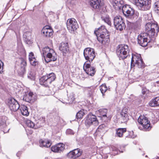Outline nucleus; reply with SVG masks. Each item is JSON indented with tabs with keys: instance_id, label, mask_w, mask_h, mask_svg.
I'll list each match as a JSON object with an SVG mask.
<instances>
[{
	"instance_id": "f257e3e1",
	"label": "nucleus",
	"mask_w": 159,
	"mask_h": 159,
	"mask_svg": "<svg viewBox=\"0 0 159 159\" xmlns=\"http://www.w3.org/2000/svg\"><path fill=\"white\" fill-rule=\"evenodd\" d=\"M98 41L103 44L108 43L110 41L109 34L104 25L101 26L94 32Z\"/></svg>"
},
{
	"instance_id": "f03ea898",
	"label": "nucleus",
	"mask_w": 159,
	"mask_h": 159,
	"mask_svg": "<svg viewBox=\"0 0 159 159\" xmlns=\"http://www.w3.org/2000/svg\"><path fill=\"white\" fill-rule=\"evenodd\" d=\"M43 54L44 59L46 63L51 61H55L57 59V55L54 50L48 46L43 48Z\"/></svg>"
},
{
	"instance_id": "7ed1b4c3",
	"label": "nucleus",
	"mask_w": 159,
	"mask_h": 159,
	"mask_svg": "<svg viewBox=\"0 0 159 159\" xmlns=\"http://www.w3.org/2000/svg\"><path fill=\"white\" fill-rule=\"evenodd\" d=\"M145 29L146 33L155 40L159 31V27L158 24L157 23H147L145 25Z\"/></svg>"
},
{
	"instance_id": "20e7f679",
	"label": "nucleus",
	"mask_w": 159,
	"mask_h": 159,
	"mask_svg": "<svg viewBox=\"0 0 159 159\" xmlns=\"http://www.w3.org/2000/svg\"><path fill=\"white\" fill-rule=\"evenodd\" d=\"M122 11L124 15L127 18L131 20L136 19L139 16V12L135 11L129 5H125L122 7Z\"/></svg>"
},
{
	"instance_id": "39448f33",
	"label": "nucleus",
	"mask_w": 159,
	"mask_h": 159,
	"mask_svg": "<svg viewBox=\"0 0 159 159\" xmlns=\"http://www.w3.org/2000/svg\"><path fill=\"white\" fill-rule=\"evenodd\" d=\"M130 51L129 47L127 45L121 44L118 45L116 48V53L120 60L126 58Z\"/></svg>"
},
{
	"instance_id": "423d86ee",
	"label": "nucleus",
	"mask_w": 159,
	"mask_h": 159,
	"mask_svg": "<svg viewBox=\"0 0 159 159\" xmlns=\"http://www.w3.org/2000/svg\"><path fill=\"white\" fill-rule=\"evenodd\" d=\"M56 78L55 74L51 73L42 76L39 79L40 84L45 87H48L51 83Z\"/></svg>"
},
{
	"instance_id": "0eeeda50",
	"label": "nucleus",
	"mask_w": 159,
	"mask_h": 159,
	"mask_svg": "<svg viewBox=\"0 0 159 159\" xmlns=\"http://www.w3.org/2000/svg\"><path fill=\"white\" fill-rule=\"evenodd\" d=\"M137 39L138 43L143 47H146L148 43L155 40L145 33H142L139 35Z\"/></svg>"
},
{
	"instance_id": "6e6552de",
	"label": "nucleus",
	"mask_w": 159,
	"mask_h": 159,
	"mask_svg": "<svg viewBox=\"0 0 159 159\" xmlns=\"http://www.w3.org/2000/svg\"><path fill=\"white\" fill-rule=\"evenodd\" d=\"M84 124L86 127L89 128L92 125L95 126L98 125L99 122L96 116L90 113L85 118Z\"/></svg>"
},
{
	"instance_id": "1a4fd4ad",
	"label": "nucleus",
	"mask_w": 159,
	"mask_h": 159,
	"mask_svg": "<svg viewBox=\"0 0 159 159\" xmlns=\"http://www.w3.org/2000/svg\"><path fill=\"white\" fill-rule=\"evenodd\" d=\"M140 68L144 67V63L140 55L132 54L131 62V67H134L135 65Z\"/></svg>"
},
{
	"instance_id": "9d476101",
	"label": "nucleus",
	"mask_w": 159,
	"mask_h": 159,
	"mask_svg": "<svg viewBox=\"0 0 159 159\" xmlns=\"http://www.w3.org/2000/svg\"><path fill=\"white\" fill-rule=\"evenodd\" d=\"M83 54L87 63L89 62L91 63L95 57V51L91 48H87L84 49Z\"/></svg>"
},
{
	"instance_id": "9b49d317",
	"label": "nucleus",
	"mask_w": 159,
	"mask_h": 159,
	"mask_svg": "<svg viewBox=\"0 0 159 159\" xmlns=\"http://www.w3.org/2000/svg\"><path fill=\"white\" fill-rule=\"evenodd\" d=\"M113 22L115 27L117 30L122 31L126 27L125 21L120 16L115 17L113 19Z\"/></svg>"
},
{
	"instance_id": "f8f14e48",
	"label": "nucleus",
	"mask_w": 159,
	"mask_h": 159,
	"mask_svg": "<svg viewBox=\"0 0 159 159\" xmlns=\"http://www.w3.org/2000/svg\"><path fill=\"white\" fill-rule=\"evenodd\" d=\"M138 121L143 127V129L145 131H149L151 128L150 121L148 118L143 116H140L139 117Z\"/></svg>"
},
{
	"instance_id": "ddd939ff",
	"label": "nucleus",
	"mask_w": 159,
	"mask_h": 159,
	"mask_svg": "<svg viewBox=\"0 0 159 159\" xmlns=\"http://www.w3.org/2000/svg\"><path fill=\"white\" fill-rule=\"evenodd\" d=\"M135 4L143 10H149L151 6V0H137Z\"/></svg>"
},
{
	"instance_id": "4468645a",
	"label": "nucleus",
	"mask_w": 159,
	"mask_h": 159,
	"mask_svg": "<svg viewBox=\"0 0 159 159\" xmlns=\"http://www.w3.org/2000/svg\"><path fill=\"white\" fill-rule=\"evenodd\" d=\"M67 29L71 33L73 32L78 28L77 22L74 18L68 19L66 22Z\"/></svg>"
},
{
	"instance_id": "2eb2a0df",
	"label": "nucleus",
	"mask_w": 159,
	"mask_h": 159,
	"mask_svg": "<svg viewBox=\"0 0 159 159\" xmlns=\"http://www.w3.org/2000/svg\"><path fill=\"white\" fill-rule=\"evenodd\" d=\"M8 105L10 110L16 111L20 107V105L18 102L14 98H11L8 100Z\"/></svg>"
},
{
	"instance_id": "dca6fc26",
	"label": "nucleus",
	"mask_w": 159,
	"mask_h": 159,
	"mask_svg": "<svg viewBox=\"0 0 159 159\" xmlns=\"http://www.w3.org/2000/svg\"><path fill=\"white\" fill-rule=\"evenodd\" d=\"M96 68L94 66H91L90 63H87L86 61L84 64L83 69L86 73L88 75L91 76H93L95 73Z\"/></svg>"
},
{
	"instance_id": "f3484780",
	"label": "nucleus",
	"mask_w": 159,
	"mask_h": 159,
	"mask_svg": "<svg viewBox=\"0 0 159 159\" xmlns=\"http://www.w3.org/2000/svg\"><path fill=\"white\" fill-rule=\"evenodd\" d=\"M82 153V150L77 148L69 152L67 156L69 158L75 159L80 156Z\"/></svg>"
},
{
	"instance_id": "a211bd4d",
	"label": "nucleus",
	"mask_w": 159,
	"mask_h": 159,
	"mask_svg": "<svg viewBox=\"0 0 159 159\" xmlns=\"http://www.w3.org/2000/svg\"><path fill=\"white\" fill-rule=\"evenodd\" d=\"M91 7L95 9H99L103 4V0H90L89 2Z\"/></svg>"
},
{
	"instance_id": "6ab92c4d",
	"label": "nucleus",
	"mask_w": 159,
	"mask_h": 159,
	"mask_svg": "<svg viewBox=\"0 0 159 159\" xmlns=\"http://www.w3.org/2000/svg\"><path fill=\"white\" fill-rule=\"evenodd\" d=\"M110 2L113 7L116 10H120L124 5V2L123 0H110Z\"/></svg>"
},
{
	"instance_id": "aec40b11",
	"label": "nucleus",
	"mask_w": 159,
	"mask_h": 159,
	"mask_svg": "<svg viewBox=\"0 0 159 159\" xmlns=\"http://www.w3.org/2000/svg\"><path fill=\"white\" fill-rule=\"evenodd\" d=\"M65 149V145L62 143H59L51 148L52 151L55 152L60 153Z\"/></svg>"
},
{
	"instance_id": "412c9836",
	"label": "nucleus",
	"mask_w": 159,
	"mask_h": 159,
	"mask_svg": "<svg viewBox=\"0 0 159 159\" xmlns=\"http://www.w3.org/2000/svg\"><path fill=\"white\" fill-rule=\"evenodd\" d=\"M59 49L63 53V55L69 52V47L67 42H61L59 46Z\"/></svg>"
},
{
	"instance_id": "4be33fe9",
	"label": "nucleus",
	"mask_w": 159,
	"mask_h": 159,
	"mask_svg": "<svg viewBox=\"0 0 159 159\" xmlns=\"http://www.w3.org/2000/svg\"><path fill=\"white\" fill-rule=\"evenodd\" d=\"M20 68L18 69L17 72L18 75L22 76L25 71V67L26 65V62L23 58H21Z\"/></svg>"
},
{
	"instance_id": "5701e85b",
	"label": "nucleus",
	"mask_w": 159,
	"mask_h": 159,
	"mask_svg": "<svg viewBox=\"0 0 159 159\" xmlns=\"http://www.w3.org/2000/svg\"><path fill=\"white\" fill-rule=\"evenodd\" d=\"M41 32L43 34L44 36L48 38L52 35L53 31L50 27L47 26L43 28Z\"/></svg>"
},
{
	"instance_id": "b1692460",
	"label": "nucleus",
	"mask_w": 159,
	"mask_h": 159,
	"mask_svg": "<svg viewBox=\"0 0 159 159\" xmlns=\"http://www.w3.org/2000/svg\"><path fill=\"white\" fill-rule=\"evenodd\" d=\"M35 99L34 95L33 93L31 92L28 93H25L23 98V100L29 102H34Z\"/></svg>"
},
{
	"instance_id": "393cba45",
	"label": "nucleus",
	"mask_w": 159,
	"mask_h": 159,
	"mask_svg": "<svg viewBox=\"0 0 159 159\" xmlns=\"http://www.w3.org/2000/svg\"><path fill=\"white\" fill-rule=\"evenodd\" d=\"M105 127L106 126L104 124L100 125L96 129L95 134L99 136H103L106 132Z\"/></svg>"
},
{
	"instance_id": "a878e982",
	"label": "nucleus",
	"mask_w": 159,
	"mask_h": 159,
	"mask_svg": "<svg viewBox=\"0 0 159 159\" xmlns=\"http://www.w3.org/2000/svg\"><path fill=\"white\" fill-rule=\"evenodd\" d=\"M25 121L27 125L31 128L37 129L42 126V125L39 123V122H37L35 125L33 122L30 120H27Z\"/></svg>"
},
{
	"instance_id": "bb28decb",
	"label": "nucleus",
	"mask_w": 159,
	"mask_h": 159,
	"mask_svg": "<svg viewBox=\"0 0 159 159\" xmlns=\"http://www.w3.org/2000/svg\"><path fill=\"white\" fill-rule=\"evenodd\" d=\"M107 112V110L106 108L101 109L98 110L97 112L99 113L101 116H102V118H106V120H110L111 117H107L106 114Z\"/></svg>"
},
{
	"instance_id": "cd10ccee",
	"label": "nucleus",
	"mask_w": 159,
	"mask_h": 159,
	"mask_svg": "<svg viewBox=\"0 0 159 159\" xmlns=\"http://www.w3.org/2000/svg\"><path fill=\"white\" fill-rule=\"evenodd\" d=\"M120 120H121L122 123H126L129 120V116L126 111L125 112L123 111H122L120 112Z\"/></svg>"
},
{
	"instance_id": "c85d7f7f",
	"label": "nucleus",
	"mask_w": 159,
	"mask_h": 159,
	"mask_svg": "<svg viewBox=\"0 0 159 159\" xmlns=\"http://www.w3.org/2000/svg\"><path fill=\"white\" fill-rule=\"evenodd\" d=\"M149 105L152 107H159V97H156L151 100Z\"/></svg>"
},
{
	"instance_id": "c756f323",
	"label": "nucleus",
	"mask_w": 159,
	"mask_h": 159,
	"mask_svg": "<svg viewBox=\"0 0 159 159\" xmlns=\"http://www.w3.org/2000/svg\"><path fill=\"white\" fill-rule=\"evenodd\" d=\"M126 131V129L125 128H119L116 129V136L119 137H121Z\"/></svg>"
},
{
	"instance_id": "7c9ffc66",
	"label": "nucleus",
	"mask_w": 159,
	"mask_h": 159,
	"mask_svg": "<svg viewBox=\"0 0 159 159\" xmlns=\"http://www.w3.org/2000/svg\"><path fill=\"white\" fill-rule=\"evenodd\" d=\"M40 146L41 147H49L51 145V143L49 141L44 140L42 139H41L39 141Z\"/></svg>"
},
{
	"instance_id": "2f4dec72",
	"label": "nucleus",
	"mask_w": 159,
	"mask_h": 159,
	"mask_svg": "<svg viewBox=\"0 0 159 159\" xmlns=\"http://www.w3.org/2000/svg\"><path fill=\"white\" fill-rule=\"evenodd\" d=\"M20 110L21 114L26 116H27L29 114V112H28L27 107L25 106L22 105L20 107Z\"/></svg>"
},
{
	"instance_id": "473e14b6",
	"label": "nucleus",
	"mask_w": 159,
	"mask_h": 159,
	"mask_svg": "<svg viewBox=\"0 0 159 159\" xmlns=\"http://www.w3.org/2000/svg\"><path fill=\"white\" fill-rule=\"evenodd\" d=\"M85 111L84 109H81L77 113L76 118L77 119H82L85 114Z\"/></svg>"
},
{
	"instance_id": "72a5a7b5",
	"label": "nucleus",
	"mask_w": 159,
	"mask_h": 159,
	"mask_svg": "<svg viewBox=\"0 0 159 159\" xmlns=\"http://www.w3.org/2000/svg\"><path fill=\"white\" fill-rule=\"evenodd\" d=\"M102 20L109 25H111L110 18L108 15H105L101 17Z\"/></svg>"
},
{
	"instance_id": "f704fd0d",
	"label": "nucleus",
	"mask_w": 159,
	"mask_h": 159,
	"mask_svg": "<svg viewBox=\"0 0 159 159\" xmlns=\"http://www.w3.org/2000/svg\"><path fill=\"white\" fill-rule=\"evenodd\" d=\"M75 95L73 93H70L68 97V99L67 102H65L67 103H72L75 100V98L74 96Z\"/></svg>"
},
{
	"instance_id": "c9c22d12",
	"label": "nucleus",
	"mask_w": 159,
	"mask_h": 159,
	"mask_svg": "<svg viewBox=\"0 0 159 159\" xmlns=\"http://www.w3.org/2000/svg\"><path fill=\"white\" fill-rule=\"evenodd\" d=\"M100 89L101 93H102V96H104V93L107 90V88L105 84H103L100 87Z\"/></svg>"
},
{
	"instance_id": "e433bc0d",
	"label": "nucleus",
	"mask_w": 159,
	"mask_h": 159,
	"mask_svg": "<svg viewBox=\"0 0 159 159\" xmlns=\"http://www.w3.org/2000/svg\"><path fill=\"white\" fill-rule=\"evenodd\" d=\"M29 61L30 64L34 66H36L39 64V61L37 60L36 58L29 60Z\"/></svg>"
},
{
	"instance_id": "4c0bfd02",
	"label": "nucleus",
	"mask_w": 159,
	"mask_h": 159,
	"mask_svg": "<svg viewBox=\"0 0 159 159\" xmlns=\"http://www.w3.org/2000/svg\"><path fill=\"white\" fill-rule=\"evenodd\" d=\"M7 119V117L5 116H3L2 118H0V126L5 125Z\"/></svg>"
},
{
	"instance_id": "58836bf2",
	"label": "nucleus",
	"mask_w": 159,
	"mask_h": 159,
	"mask_svg": "<svg viewBox=\"0 0 159 159\" xmlns=\"http://www.w3.org/2000/svg\"><path fill=\"white\" fill-rule=\"evenodd\" d=\"M17 51L20 53H24L25 52L24 49L21 44H20L18 47Z\"/></svg>"
},
{
	"instance_id": "ea45409f",
	"label": "nucleus",
	"mask_w": 159,
	"mask_h": 159,
	"mask_svg": "<svg viewBox=\"0 0 159 159\" xmlns=\"http://www.w3.org/2000/svg\"><path fill=\"white\" fill-rule=\"evenodd\" d=\"M28 78L32 80L34 79V76L32 72L30 71L28 74Z\"/></svg>"
},
{
	"instance_id": "a19ab883",
	"label": "nucleus",
	"mask_w": 159,
	"mask_h": 159,
	"mask_svg": "<svg viewBox=\"0 0 159 159\" xmlns=\"http://www.w3.org/2000/svg\"><path fill=\"white\" fill-rule=\"evenodd\" d=\"M88 91V95L90 97H91L93 94V89H92L91 88L88 87L87 89Z\"/></svg>"
},
{
	"instance_id": "79ce46f5",
	"label": "nucleus",
	"mask_w": 159,
	"mask_h": 159,
	"mask_svg": "<svg viewBox=\"0 0 159 159\" xmlns=\"http://www.w3.org/2000/svg\"><path fill=\"white\" fill-rule=\"evenodd\" d=\"M34 59H35V58L34 53L32 52H31L30 53L29 56V60Z\"/></svg>"
},
{
	"instance_id": "37998d69",
	"label": "nucleus",
	"mask_w": 159,
	"mask_h": 159,
	"mask_svg": "<svg viewBox=\"0 0 159 159\" xmlns=\"http://www.w3.org/2000/svg\"><path fill=\"white\" fill-rule=\"evenodd\" d=\"M3 63L0 60V73H2L3 72Z\"/></svg>"
},
{
	"instance_id": "c03bdc74",
	"label": "nucleus",
	"mask_w": 159,
	"mask_h": 159,
	"mask_svg": "<svg viewBox=\"0 0 159 159\" xmlns=\"http://www.w3.org/2000/svg\"><path fill=\"white\" fill-rule=\"evenodd\" d=\"M66 133L67 134L73 135L74 134V132L72 129H68L66 130Z\"/></svg>"
},
{
	"instance_id": "a18cd8bd",
	"label": "nucleus",
	"mask_w": 159,
	"mask_h": 159,
	"mask_svg": "<svg viewBox=\"0 0 159 159\" xmlns=\"http://www.w3.org/2000/svg\"><path fill=\"white\" fill-rule=\"evenodd\" d=\"M149 92V90H148L146 88H143L142 89V93L143 95L147 94Z\"/></svg>"
},
{
	"instance_id": "49530a36",
	"label": "nucleus",
	"mask_w": 159,
	"mask_h": 159,
	"mask_svg": "<svg viewBox=\"0 0 159 159\" xmlns=\"http://www.w3.org/2000/svg\"><path fill=\"white\" fill-rule=\"evenodd\" d=\"M154 6L155 9L159 11V1L155 2L154 4Z\"/></svg>"
},
{
	"instance_id": "de8ad7c7",
	"label": "nucleus",
	"mask_w": 159,
	"mask_h": 159,
	"mask_svg": "<svg viewBox=\"0 0 159 159\" xmlns=\"http://www.w3.org/2000/svg\"><path fill=\"white\" fill-rule=\"evenodd\" d=\"M68 2H69L71 4H73L75 2L74 0H68Z\"/></svg>"
},
{
	"instance_id": "09e8293b",
	"label": "nucleus",
	"mask_w": 159,
	"mask_h": 159,
	"mask_svg": "<svg viewBox=\"0 0 159 159\" xmlns=\"http://www.w3.org/2000/svg\"><path fill=\"white\" fill-rule=\"evenodd\" d=\"M118 150H119L118 149H117V148H116L115 149H114V148L113 149V151H118Z\"/></svg>"
},
{
	"instance_id": "8fccbe9b",
	"label": "nucleus",
	"mask_w": 159,
	"mask_h": 159,
	"mask_svg": "<svg viewBox=\"0 0 159 159\" xmlns=\"http://www.w3.org/2000/svg\"><path fill=\"white\" fill-rule=\"evenodd\" d=\"M3 159H9L8 157H4Z\"/></svg>"
},
{
	"instance_id": "3c124183",
	"label": "nucleus",
	"mask_w": 159,
	"mask_h": 159,
	"mask_svg": "<svg viewBox=\"0 0 159 159\" xmlns=\"http://www.w3.org/2000/svg\"><path fill=\"white\" fill-rule=\"evenodd\" d=\"M85 157H81L80 158V159H85Z\"/></svg>"
},
{
	"instance_id": "603ef678",
	"label": "nucleus",
	"mask_w": 159,
	"mask_h": 159,
	"mask_svg": "<svg viewBox=\"0 0 159 159\" xmlns=\"http://www.w3.org/2000/svg\"><path fill=\"white\" fill-rule=\"evenodd\" d=\"M20 152H18L17 154H16V155L18 156V157H19V155L20 154Z\"/></svg>"
},
{
	"instance_id": "864d4df0",
	"label": "nucleus",
	"mask_w": 159,
	"mask_h": 159,
	"mask_svg": "<svg viewBox=\"0 0 159 159\" xmlns=\"http://www.w3.org/2000/svg\"><path fill=\"white\" fill-rule=\"evenodd\" d=\"M43 122L44 123L45 122V118H44L43 119Z\"/></svg>"
},
{
	"instance_id": "5fc2aeb1",
	"label": "nucleus",
	"mask_w": 159,
	"mask_h": 159,
	"mask_svg": "<svg viewBox=\"0 0 159 159\" xmlns=\"http://www.w3.org/2000/svg\"><path fill=\"white\" fill-rule=\"evenodd\" d=\"M133 97V96H131V97Z\"/></svg>"
},
{
	"instance_id": "6e6d98bb",
	"label": "nucleus",
	"mask_w": 159,
	"mask_h": 159,
	"mask_svg": "<svg viewBox=\"0 0 159 159\" xmlns=\"http://www.w3.org/2000/svg\"><path fill=\"white\" fill-rule=\"evenodd\" d=\"M157 158L158 159V157H157Z\"/></svg>"
},
{
	"instance_id": "4d7b16f0",
	"label": "nucleus",
	"mask_w": 159,
	"mask_h": 159,
	"mask_svg": "<svg viewBox=\"0 0 159 159\" xmlns=\"http://www.w3.org/2000/svg\"><path fill=\"white\" fill-rule=\"evenodd\" d=\"M147 157V155H146V157Z\"/></svg>"
}]
</instances>
